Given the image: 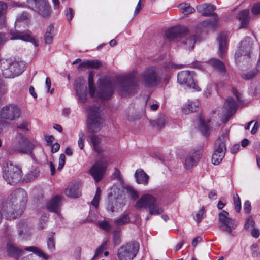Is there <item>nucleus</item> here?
Returning a JSON list of instances; mask_svg holds the SVG:
<instances>
[{
	"label": "nucleus",
	"instance_id": "obj_1",
	"mask_svg": "<svg viewBox=\"0 0 260 260\" xmlns=\"http://www.w3.org/2000/svg\"><path fill=\"white\" fill-rule=\"evenodd\" d=\"M26 191L21 188L13 191L2 204V210L7 219H15L23 213L27 202Z\"/></svg>",
	"mask_w": 260,
	"mask_h": 260
},
{
	"label": "nucleus",
	"instance_id": "obj_2",
	"mask_svg": "<svg viewBox=\"0 0 260 260\" xmlns=\"http://www.w3.org/2000/svg\"><path fill=\"white\" fill-rule=\"evenodd\" d=\"M94 74L90 72L88 75V87L90 95L92 98L101 100H109L112 95L115 88L114 83L109 78L100 79L99 80V90L96 89L93 82Z\"/></svg>",
	"mask_w": 260,
	"mask_h": 260
},
{
	"label": "nucleus",
	"instance_id": "obj_3",
	"mask_svg": "<svg viewBox=\"0 0 260 260\" xmlns=\"http://www.w3.org/2000/svg\"><path fill=\"white\" fill-rule=\"evenodd\" d=\"M117 78L116 89L123 96H127L134 92L138 87V80L136 71L119 75Z\"/></svg>",
	"mask_w": 260,
	"mask_h": 260
},
{
	"label": "nucleus",
	"instance_id": "obj_4",
	"mask_svg": "<svg viewBox=\"0 0 260 260\" xmlns=\"http://www.w3.org/2000/svg\"><path fill=\"white\" fill-rule=\"evenodd\" d=\"M135 207L137 209H149V214L146 219L149 220L151 215H157L161 214L164 209L160 207L156 199L151 194L143 195L136 202Z\"/></svg>",
	"mask_w": 260,
	"mask_h": 260
},
{
	"label": "nucleus",
	"instance_id": "obj_5",
	"mask_svg": "<svg viewBox=\"0 0 260 260\" xmlns=\"http://www.w3.org/2000/svg\"><path fill=\"white\" fill-rule=\"evenodd\" d=\"M86 111L88 113L87 128L91 133H96L102 128L104 122L103 113L99 106L91 105L88 106Z\"/></svg>",
	"mask_w": 260,
	"mask_h": 260
},
{
	"label": "nucleus",
	"instance_id": "obj_6",
	"mask_svg": "<svg viewBox=\"0 0 260 260\" xmlns=\"http://www.w3.org/2000/svg\"><path fill=\"white\" fill-rule=\"evenodd\" d=\"M35 146L34 141L29 140L23 134L18 133L12 143L11 148L14 151L31 155Z\"/></svg>",
	"mask_w": 260,
	"mask_h": 260
},
{
	"label": "nucleus",
	"instance_id": "obj_7",
	"mask_svg": "<svg viewBox=\"0 0 260 260\" xmlns=\"http://www.w3.org/2000/svg\"><path fill=\"white\" fill-rule=\"evenodd\" d=\"M229 140V131H223L217 140L215 149L212 156V161L214 165L219 164L224 158L226 150V144Z\"/></svg>",
	"mask_w": 260,
	"mask_h": 260
},
{
	"label": "nucleus",
	"instance_id": "obj_8",
	"mask_svg": "<svg viewBox=\"0 0 260 260\" xmlns=\"http://www.w3.org/2000/svg\"><path fill=\"white\" fill-rule=\"evenodd\" d=\"M140 78L145 86L152 87L158 85L160 81L161 73L156 67L149 66L141 74Z\"/></svg>",
	"mask_w": 260,
	"mask_h": 260
},
{
	"label": "nucleus",
	"instance_id": "obj_9",
	"mask_svg": "<svg viewBox=\"0 0 260 260\" xmlns=\"http://www.w3.org/2000/svg\"><path fill=\"white\" fill-rule=\"evenodd\" d=\"M123 205L122 191L117 186H113L108 194L107 210L111 212H117Z\"/></svg>",
	"mask_w": 260,
	"mask_h": 260
},
{
	"label": "nucleus",
	"instance_id": "obj_10",
	"mask_svg": "<svg viewBox=\"0 0 260 260\" xmlns=\"http://www.w3.org/2000/svg\"><path fill=\"white\" fill-rule=\"evenodd\" d=\"M22 172L20 168L7 162L3 168V178L10 184H14L22 178Z\"/></svg>",
	"mask_w": 260,
	"mask_h": 260
},
{
	"label": "nucleus",
	"instance_id": "obj_11",
	"mask_svg": "<svg viewBox=\"0 0 260 260\" xmlns=\"http://www.w3.org/2000/svg\"><path fill=\"white\" fill-rule=\"evenodd\" d=\"M197 11L202 13L203 16L211 15L212 18L207 19L202 23V25L205 27L214 28L217 26L218 18L217 15L213 12L215 7L212 5L204 4L197 7Z\"/></svg>",
	"mask_w": 260,
	"mask_h": 260
},
{
	"label": "nucleus",
	"instance_id": "obj_12",
	"mask_svg": "<svg viewBox=\"0 0 260 260\" xmlns=\"http://www.w3.org/2000/svg\"><path fill=\"white\" fill-rule=\"evenodd\" d=\"M251 38L249 37H246L241 42L235 55L237 63L248 61L251 55Z\"/></svg>",
	"mask_w": 260,
	"mask_h": 260
},
{
	"label": "nucleus",
	"instance_id": "obj_13",
	"mask_svg": "<svg viewBox=\"0 0 260 260\" xmlns=\"http://www.w3.org/2000/svg\"><path fill=\"white\" fill-rule=\"evenodd\" d=\"M177 81L179 84L192 92L200 91V88L196 85L193 80V73L183 71L178 73Z\"/></svg>",
	"mask_w": 260,
	"mask_h": 260
},
{
	"label": "nucleus",
	"instance_id": "obj_14",
	"mask_svg": "<svg viewBox=\"0 0 260 260\" xmlns=\"http://www.w3.org/2000/svg\"><path fill=\"white\" fill-rule=\"evenodd\" d=\"M139 249V244L132 242L120 247L117 255L119 260H132L137 255Z\"/></svg>",
	"mask_w": 260,
	"mask_h": 260
},
{
	"label": "nucleus",
	"instance_id": "obj_15",
	"mask_svg": "<svg viewBox=\"0 0 260 260\" xmlns=\"http://www.w3.org/2000/svg\"><path fill=\"white\" fill-rule=\"evenodd\" d=\"M28 7L43 17H49L51 12V7L46 0H26Z\"/></svg>",
	"mask_w": 260,
	"mask_h": 260
},
{
	"label": "nucleus",
	"instance_id": "obj_16",
	"mask_svg": "<svg viewBox=\"0 0 260 260\" xmlns=\"http://www.w3.org/2000/svg\"><path fill=\"white\" fill-rule=\"evenodd\" d=\"M108 161L104 157L96 160L89 170V173L93 177L96 182L102 180L106 171Z\"/></svg>",
	"mask_w": 260,
	"mask_h": 260
},
{
	"label": "nucleus",
	"instance_id": "obj_17",
	"mask_svg": "<svg viewBox=\"0 0 260 260\" xmlns=\"http://www.w3.org/2000/svg\"><path fill=\"white\" fill-rule=\"evenodd\" d=\"M229 213L225 210H222L218 214L219 222L221 223L220 228L222 230L230 234L237 227L238 222L236 220L229 217Z\"/></svg>",
	"mask_w": 260,
	"mask_h": 260
},
{
	"label": "nucleus",
	"instance_id": "obj_18",
	"mask_svg": "<svg viewBox=\"0 0 260 260\" xmlns=\"http://www.w3.org/2000/svg\"><path fill=\"white\" fill-rule=\"evenodd\" d=\"M5 67H7L12 71L14 69H18V73H16V74L14 75V77H16L21 75L24 71L25 64L24 62L18 61L15 59H7L0 57V68H5Z\"/></svg>",
	"mask_w": 260,
	"mask_h": 260
},
{
	"label": "nucleus",
	"instance_id": "obj_19",
	"mask_svg": "<svg viewBox=\"0 0 260 260\" xmlns=\"http://www.w3.org/2000/svg\"><path fill=\"white\" fill-rule=\"evenodd\" d=\"M20 116V110L16 105H6L1 110V117L3 119L11 121L17 119Z\"/></svg>",
	"mask_w": 260,
	"mask_h": 260
},
{
	"label": "nucleus",
	"instance_id": "obj_20",
	"mask_svg": "<svg viewBox=\"0 0 260 260\" xmlns=\"http://www.w3.org/2000/svg\"><path fill=\"white\" fill-rule=\"evenodd\" d=\"M197 36L191 34L186 27V30L182 36L181 35L179 41L180 46L186 50L191 51L194 46L197 40Z\"/></svg>",
	"mask_w": 260,
	"mask_h": 260
},
{
	"label": "nucleus",
	"instance_id": "obj_21",
	"mask_svg": "<svg viewBox=\"0 0 260 260\" xmlns=\"http://www.w3.org/2000/svg\"><path fill=\"white\" fill-rule=\"evenodd\" d=\"M10 40H21L33 43L35 46H38V43L28 31L11 29L10 31Z\"/></svg>",
	"mask_w": 260,
	"mask_h": 260
},
{
	"label": "nucleus",
	"instance_id": "obj_22",
	"mask_svg": "<svg viewBox=\"0 0 260 260\" xmlns=\"http://www.w3.org/2000/svg\"><path fill=\"white\" fill-rule=\"evenodd\" d=\"M202 152L203 150L202 148L191 151L185 159L184 165L185 169L189 170L194 166L197 162L201 158Z\"/></svg>",
	"mask_w": 260,
	"mask_h": 260
},
{
	"label": "nucleus",
	"instance_id": "obj_23",
	"mask_svg": "<svg viewBox=\"0 0 260 260\" xmlns=\"http://www.w3.org/2000/svg\"><path fill=\"white\" fill-rule=\"evenodd\" d=\"M75 89L78 101L82 103H84L87 100V87L85 81L83 79H79L75 81Z\"/></svg>",
	"mask_w": 260,
	"mask_h": 260
},
{
	"label": "nucleus",
	"instance_id": "obj_24",
	"mask_svg": "<svg viewBox=\"0 0 260 260\" xmlns=\"http://www.w3.org/2000/svg\"><path fill=\"white\" fill-rule=\"evenodd\" d=\"M224 108L226 111V115L222 118L221 121L223 123H226L236 112L237 103L232 98H229L225 101Z\"/></svg>",
	"mask_w": 260,
	"mask_h": 260
},
{
	"label": "nucleus",
	"instance_id": "obj_25",
	"mask_svg": "<svg viewBox=\"0 0 260 260\" xmlns=\"http://www.w3.org/2000/svg\"><path fill=\"white\" fill-rule=\"evenodd\" d=\"M186 30L185 26H175L167 30L165 32L166 38L169 40H178L181 35H183Z\"/></svg>",
	"mask_w": 260,
	"mask_h": 260
},
{
	"label": "nucleus",
	"instance_id": "obj_26",
	"mask_svg": "<svg viewBox=\"0 0 260 260\" xmlns=\"http://www.w3.org/2000/svg\"><path fill=\"white\" fill-rule=\"evenodd\" d=\"M66 195L72 198H77L81 196L79 184L77 181L71 182L65 190Z\"/></svg>",
	"mask_w": 260,
	"mask_h": 260
},
{
	"label": "nucleus",
	"instance_id": "obj_27",
	"mask_svg": "<svg viewBox=\"0 0 260 260\" xmlns=\"http://www.w3.org/2000/svg\"><path fill=\"white\" fill-rule=\"evenodd\" d=\"M61 198L58 196L53 197L47 204V209L50 212L55 213L57 216L61 218L60 212Z\"/></svg>",
	"mask_w": 260,
	"mask_h": 260
},
{
	"label": "nucleus",
	"instance_id": "obj_28",
	"mask_svg": "<svg viewBox=\"0 0 260 260\" xmlns=\"http://www.w3.org/2000/svg\"><path fill=\"white\" fill-rule=\"evenodd\" d=\"M227 37L226 32H222L217 38L219 43V52L221 57H223L227 50Z\"/></svg>",
	"mask_w": 260,
	"mask_h": 260
},
{
	"label": "nucleus",
	"instance_id": "obj_29",
	"mask_svg": "<svg viewBox=\"0 0 260 260\" xmlns=\"http://www.w3.org/2000/svg\"><path fill=\"white\" fill-rule=\"evenodd\" d=\"M6 250L10 256L17 258L23 254V250L22 249L17 247L11 242L7 243Z\"/></svg>",
	"mask_w": 260,
	"mask_h": 260
},
{
	"label": "nucleus",
	"instance_id": "obj_30",
	"mask_svg": "<svg viewBox=\"0 0 260 260\" xmlns=\"http://www.w3.org/2000/svg\"><path fill=\"white\" fill-rule=\"evenodd\" d=\"M56 28L54 25L53 24H50L47 27L44 36V39L45 44H52L53 38L56 35Z\"/></svg>",
	"mask_w": 260,
	"mask_h": 260
},
{
	"label": "nucleus",
	"instance_id": "obj_31",
	"mask_svg": "<svg viewBox=\"0 0 260 260\" xmlns=\"http://www.w3.org/2000/svg\"><path fill=\"white\" fill-rule=\"evenodd\" d=\"M237 18L241 22L240 28L247 27L250 20L249 10L246 9L241 11L238 14Z\"/></svg>",
	"mask_w": 260,
	"mask_h": 260
},
{
	"label": "nucleus",
	"instance_id": "obj_32",
	"mask_svg": "<svg viewBox=\"0 0 260 260\" xmlns=\"http://www.w3.org/2000/svg\"><path fill=\"white\" fill-rule=\"evenodd\" d=\"M89 138L95 152L99 155L102 154L103 150L100 145L102 141L101 138L95 135H91Z\"/></svg>",
	"mask_w": 260,
	"mask_h": 260
},
{
	"label": "nucleus",
	"instance_id": "obj_33",
	"mask_svg": "<svg viewBox=\"0 0 260 260\" xmlns=\"http://www.w3.org/2000/svg\"><path fill=\"white\" fill-rule=\"evenodd\" d=\"M135 176L138 184L146 185L148 184L149 176L142 169L137 170Z\"/></svg>",
	"mask_w": 260,
	"mask_h": 260
},
{
	"label": "nucleus",
	"instance_id": "obj_34",
	"mask_svg": "<svg viewBox=\"0 0 260 260\" xmlns=\"http://www.w3.org/2000/svg\"><path fill=\"white\" fill-rule=\"evenodd\" d=\"M29 20V15L27 13L23 12L19 15L15 22V26L16 28H20L22 26L25 28L28 26Z\"/></svg>",
	"mask_w": 260,
	"mask_h": 260
},
{
	"label": "nucleus",
	"instance_id": "obj_35",
	"mask_svg": "<svg viewBox=\"0 0 260 260\" xmlns=\"http://www.w3.org/2000/svg\"><path fill=\"white\" fill-rule=\"evenodd\" d=\"M198 107L199 104L197 101H188L183 107L182 112L185 114L196 112L198 110Z\"/></svg>",
	"mask_w": 260,
	"mask_h": 260
},
{
	"label": "nucleus",
	"instance_id": "obj_36",
	"mask_svg": "<svg viewBox=\"0 0 260 260\" xmlns=\"http://www.w3.org/2000/svg\"><path fill=\"white\" fill-rule=\"evenodd\" d=\"M40 175V171L37 167L32 168L24 176L23 181L29 182L33 181L38 177Z\"/></svg>",
	"mask_w": 260,
	"mask_h": 260
},
{
	"label": "nucleus",
	"instance_id": "obj_37",
	"mask_svg": "<svg viewBox=\"0 0 260 260\" xmlns=\"http://www.w3.org/2000/svg\"><path fill=\"white\" fill-rule=\"evenodd\" d=\"M101 64L102 63L98 60H86L81 62L79 66V68H93L96 69L100 68Z\"/></svg>",
	"mask_w": 260,
	"mask_h": 260
},
{
	"label": "nucleus",
	"instance_id": "obj_38",
	"mask_svg": "<svg viewBox=\"0 0 260 260\" xmlns=\"http://www.w3.org/2000/svg\"><path fill=\"white\" fill-rule=\"evenodd\" d=\"M208 62L219 72L224 73L225 71V68L224 63L220 60L212 58L208 61Z\"/></svg>",
	"mask_w": 260,
	"mask_h": 260
},
{
	"label": "nucleus",
	"instance_id": "obj_39",
	"mask_svg": "<svg viewBox=\"0 0 260 260\" xmlns=\"http://www.w3.org/2000/svg\"><path fill=\"white\" fill-rule=\"evenodd\" d=\"M24 250L29 252H31L39 257H42L44 259H47L48 256L45 254L42 250L37 247L35 246H28L25 247Z\"/></svg>",
	"mask_w": 260,
	"mask_h": 260
},
{
	"label": "nucleus",
	"instance_id": "obj_40",
	"mask_svg": "<svg viewBox=\"0 0 260 260\" xmlns=\"http://www.w3.org/2000/svg\"><path fill=\"white\" fill-rule=\"evenodd\" d=\"M18 234L21 239H27L28 233L27 232L26 226L23 222H20L17 225Z\"/></svg>",
	"mask_w": 260,
	"mask_h": 260
},
{
	"label": "nucleus",
	"instance_id": "obj_41",
	"mask_svg": "<svg viewBox=\"0 0 260 260\" xmlns=\"http://www.w3.org/2000/svg\"><path fill=\"white\" fill-rule=\"evenodd\" d=\"M210 121L205 120L203 118H200V130L204 135H207L210 131V127L208 123Z\"/></svg>",
	"mask_w": 260,
	"mask_h": 260
},
{
	"label": "nucleus",
	"instance_id": "obj_42",
	"mask_svg": "<svg viewBox=\"0 0 260 260\" xmlns=\"http://www.w3.org/2000/svg\"><path fill=\"white\" fill-rule=\"evenodd\" d=\"M178 8L184 15H188L195 12L194 8L192 7L189 3H181Z\"/></svg>",
	"mask_w": 260,
	"mask_h": 260
},
{
	"label": "nucleus",
	"instance_id": "obj_43",
	"mask_svg": "<svg viewBox=\"0 0 260 260\" xmlns=\"http://www.w3.org/2000/svg\"><path fill=\"white\" fill-rule=\"evenodd\" d=\"M0 71L3 76L6 78H14V75L16 74V73H18V69H15L13 70V71H11L10 69L8 68L7 67H5V68H0Z\"/></svg>",
	"mask_w": 260,
	"mask_h": 260
},
{
	"label": "nucleus",
	"instance_id": "obj_44",
	"mask_svg": "<svg viewBox=\"0 0 260 260\" xmlns=\"http://www.w3.org/2000/svg\"><path fill=\"white\" fill-rule=\"evenodd\" d=\"M130 221V218L128 214H125L122 215L119 218L114 219V223L117 226H121L125 224Z\"/></svg>",
	"mask_w": 260,
	"mask_h": 260
},
{
	"label": "nucleus",
	"instance_id": "obj_45",
	"mask_svg": "<svg viewBox=\"0 0 260 260\" xmlns=\"http://www.w3.org/2000/svg\"><path fill=\"white\" fill-rule=\"evenodd\" d=\"M166 117L165 115H160L158 118L152 122V125L154 127H156L158 128L162 127L166 122Z\"/></svg>",
	"mask_w": 260,
	"mask_h": 260
},
{
	"label": "nucleus",
	"instance_id": "obj_46",
	"mask_svg": "<svg viewBox=\"0 0 260 260\" xmlns=\"http://www.w3.org/2000/svg\"><path fill=\"white\" fill-rule=\"evenodd\" d=\"M126 193L130 197V198L134 200H137L139 197L138 192L132 187L126 186L124 187Z\"/></svg>",
	"mask_w": 260,
	"mask_h": 260
},
{
	"label": "nucleus",
	"instance_id": "obj_47",
	"mask_svg": "<svg viewBox=\"0 0 260 260\" xmlns=\"http://www.w3.org/2000/svg\"><path fill=\"white\" fill-rule=\"evenodd\" d=\"M107 245V241H104L102 242L101 246L96 249L92 260H95L99 255L103 253V251L106 248Z\"/></svg>",
	"mask_w": 260,
	"mask_h": 260
},
{
	"label": "nucleus",
	"instance_id": "obj_48",
	"mask_svg": "<svg viewBox=\"0 0 260 260\" xmlns=\"http://www.w3.org/2000/svg\"><path fill=\"white\" fill-rule=\"evenodd\" d=\"M234 203L235 206V209L237 212H239L241 209V202L238 194L235 193L234 196Z\"/></svg>",
	"mask_w": 260,
	"mask_h": 260
},
{
	"label": "nucleus",
	"instance_id": "obj_49",
	"mask_svg": "<svg viewBox=\"0 0 260 260\" xmlns=\"http://www.w3.org/2000/svg\"><path fill=\"white\" fill-rule=\"evenodd\" d=\"M146 106L149 107L152 111H156L159 107V104L158 102L154 100H149L146 102Z\"/></svg>",
	"mask_w": 260,
	"mask_h": 260
},
{
	"label": "nucleus",
	"instance_id": "obj_50",
	"mask_svg": "<svg viewBox=\"0 0 260 260\" xmlns=\"http://www.w3.org/2000/svg\"><path fill=\"white\" fill-rule=\"evenodd\" d=\"M7 5L6 3L0 1V20H4L7 12Z\"/></svg>",
	"mask_w": 260,
	"mask_h": 260
},
{
	"label": "nucleus",
	"instance_id": "obj_51",
	"mask_svg": "<svg viewBox=\"0 0 260 260\" xmlns=\"http://www.w3.org/2000/svg\"><path fill=\"white\" fill-rule=\"evenodd\" d=\"M250 249L251 254L253 257H260V248L257 244H252Z\"/></svg>",
	"mask_w": 260,
	"mask_h": 260
},
{
	"label": "nucleus",
	"instance_id": "obj_52",
	"mask_svg": "<svg viewBox=\"0 0 260 260\" xmlns=\"http://www.w3.org/2000/svg\"><path fill=\"white\" fill-rule=\"evenodd\" d=\"M100 194H101V189L99 187H98L96 189L95 196L91 202L92 205L96 208H98V205H99V202L100 200Z\"/></svg>",
	"mask_w": 260,
	"mask_h": 260
},
{
	"label": "nucleus",
	"instance_id": "obj_53",
	"mask_svg": "<svg viewBox=\"0 0 260 260\" xmlns=\"http://www.w3.org/2000/svg\"><path fill=\"white\" fill-rule=\"evenodd\" d=\"M254 224L255 222L253 220L252 217L250 216L247 218L246 220L244 228L247 230H249L254 226Z\"/></svg>",
	"mask_w": 260,
	"mask_h": 260
},
{
	"label": "nucleus",
	"instance_id": "obj_54",
	"mask_svg": "<svg viewBox=\"0 0 260 260\" xmlns=\"http://www.w3.org/2000/svg\"><path fill=\"white\" fill-rule=\"evenodd\" d=\"M85 140V135L83 132L81 131L79 133V140L78 141V146L81 149H83L84 146V142Z\"/></svg>",
	"mask_w": 260,
	"mask_h": 260
},
{
	"label": "nucleus",
	"instance_id": "obj_55",
	"mask_svg": "<svg viewBox=\"0 0 260 260\" xmlns=\"http://www.w3.org/2000/svg\"><path fill=\"white\" fill-rule=\"evenodd\" d=\"M98 226L102 229L108 231L111 229V225L106 221H101L98 222Z\"/></svg>",
	"mask_w": 260,
	"mask_h": 260
},
{
	"label": "nucleus",
	"instance_id": "obj_56",
	"mask_svg": "<svg viewBox=\"0 0 260 260\" xmlns=\"http://www.w3.org/2000/svg\"><path fill=\"white\" fill-rule=\"evenodd\" d=\"M257 74V72L255 71H251L247 73H244L242 75V77L244 79H250L254 77Z\"/></svg>",
	"mask_w": 260,
	"mask_h": 260
},
{
	"label": "nucleus",
	"instance_id": "obj_57",
	"mask_svg": "<svg viewBox=\"0 0 260 260\" xmlns=\"http://www.w3.org/2000/svg\"><path fill=\"white\" fill-rule=\"evenodd\" d=\"M66 162V156L63 154H61L59 158L58 167L57 170L61 171L63 167Z\"/></svg>",
	"mask_w": 260,
	"mask_h": 260
},
{
	"label": "nucleus",
	"instance_id": "obj_58",
	"mask_svg": "<svg viewBox=\"0 0 260 260\" xmlns=\"http://www.w3.org/2000/svg\"><path fill=\"white\" fill-rule=\"evenodd\" d=\"M48 249L51 251H53L55 249V243L52 237L48 238L47 240Z\"/></svg>",
	"mask_w": 260,
	"mask_h": 260
},
{
	"label": "nucleus",
	"instance_id": "obj_59",
	"mask_svg": "<svg viewBox=\"0 0 260 260\" xmlns=\"http://www.w3.org/2000/svg\"><path fill=\"white\" fill-rule=\"evenodd\" d=\"M7 91L5 85L0 82V102L4 100Z\"/></svg>",
	"mask_w": 260,
	"mask_h": 260
},
{
	"label": "nucleus",
	"instance_id": "obj_60",
	"mask_svg": "<svg viewBox=\"0 0 260 260\" xmlns=\"http://www.w3.org/2000/svg\"><path fill=\"white\" fill-rule=\"evenodd\" d=\"M205 213V210L204 207H202L199 212L196 214V220L198 222H200L203 219V215Z\"/></svg>",
	"mask_w": 260,
	"mask_h": 260
},
{
	"label": "nucleus",
	"instance_id": "obj_61",
	"mask_svg": "<svg viewBox=\"0 0 260 260\" xmlns=\"http://www.w3.org/2000/svg\"><path fill=\"white\" fill-rule=\"evenodd\" d=\"M65 15L67 17L68 21L69 22H70L73 17V15H74L73 10L71 8H69L68 9H67L65 11Z\"/></svg>",
	"mask_w": 260,
	"mask_h": 260
},
{
	"label": "nucleus",
	"instance_id": "obj_62",
	"mask_svg": "<svg viewBox=\"0 0 260 260\" xmlns=\"http://www.w3.org/2000/svg\"><path fill=\"white\" fill-rule=\"evenodd\" d=\"M243 210L245 213L248 214L251 212V206L249 201H246L244 204Z\"/></svg>",
	"mask_w": 260,
	"mask_h": 260
},
{
	"label": "nucleus",
	"instance_id": "obj_63",
	"mask_svg": "<svg viewBox=\"0 0 260 260\" xmlns=\"http://www.w3.org/2000/svg\"><path fill=\"white\" fill-rule=\"evenodd\" d=\"M18 128L22 131H28L29 130V123L24 121L22 122L20 124L17 126Z\"/></svg>",
	"mask_w": 260,
	"mask_h": 260
},
{
	"label": "nucleus",
	"instance_id": "obj_64",
	"mask_svg": "<svg viewBox=\"0 0 260 260\" xmlns=\"http://www.w3.org/2000/svg\"><path fill=\"white\" fill-rule=\"evenodd\" d=\"M251 12L253 15L260 14V3L255 4L252 7Z\"/></svg>",
	"mask_w": 260,
	"mask_h": 260
}]
</instances>
